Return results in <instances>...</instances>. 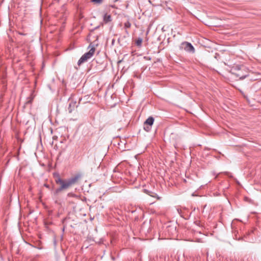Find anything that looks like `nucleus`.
Returning <instances> with one entry per match:
<instances>
[{"label": "nucleus", "instance_id": "1", "mask_svg": "<svg viewBox=\"0 0 261 261\" xmlns=\"http://www.w3.org/2000/svg\"><path fill=\"white\" fill-rule=\"evenodd\" d=\"M81 174L80 173L76 174L70 178L66 179L63 180L60 177H58L56 179L57 184H60L61 186L59 188L57 189L56 192H59L63 190L67 189L72 186L77 184L81 178Z\"/></svg>", "mask_w": 261, "mask_h": 261}, {"label": "nucleus", "instance_id": "2", "mask_svg": "<svg viewBox=\"0 0 261 261\" xmlns=\"http://www.w3.org/2000/svg\"><path fill=\"white\" fill-rule=\"evenodd\" d=\"M97 45L98 44H95L94 42H92L89 44L88 47V49H89V51L83 55V63L87 61L93 57L95 51V46H97Z\"/></svg>", "mask_w": 261, "mask_h": 261}, {"label": "nucleus", "instance_id": "3", "mask_svg": "<svg viewBox=\"0 0 261 261\" xmlns=\"http://www.w3.org/2000/svg\"><path fill=\"white\" fill-rule=\"evenodd\" d=\"M154 119L153 117H149L144 123V129L146 132H149L151 129V126L153 124Z\"/></svg>", "mask_w": 261, "mask_h": 261}, {"label": "nucleus", "instance_id": "4", "mask_svg": "<svg viewBox=\"0 0 261 261\" xmlns=\"http://www.w3.org/2000/svg\"><path fill=\"white\" fill-rule=\"evenodd\" d=\"M182 48H183L186 51L194 53L195 51L194 47L191 43L188 42H184L181 44Z\"/></svg>", "mask_w": 261, "mask_h": 261}, {"label": "nucleus", "instance_id": "5", "mask_svg": "<svg viewBox=\"0 0 261 261\" xmlns=\"http://www.w3.org/2000/svg\"><path fill=\"white\" fill-rule=\"evenodd\" d=\"M243 70H245V67L243 66L238 69L236 73H234V74L237 77H239L240 79L243 80L248 75V73L247 72L242 73Z\"/></svg>", "mask_w": 261, "mask_h": 261}, {"label": "nucleus", "instance_id": "6", "mask_svg": "<svg viewBox=\"0 0 261 261\" xmlns=\"http://www.w3.org/2000/svg\"><path fill=\"white\" fill-rule=\"evenodd\" d=\"M144 192L146 194L149 195L150 196L156 198L157 200H160L161 197L159 196L156 193L154 192L149 191L148 190L145 189Z\"/></svg>", "mask_w": 261, "mask_h": 261}, {"label": "nucleus", "instance_id": "7", "mask_svg": "<svg viewBox=\"0 0 261 261\" xmlns=\"http://www.w3.org/2000/svg\"><path fill=\"white\" fill-rule=\"evenodd\" d=\"M103 20L105 23H108L112 21V17L111 15L106 13L103 16Z\"/></svg>", "mask_w": 261, "mask_h": 261}, {"label": "nucleus", "instance_id": "8", "mask_svg": "<svg viewBox=\"0 0 261 261\" xmlns=\"http://www.w3.org/2000/svg\"><path fill=\"white\" fill-rule=\"evenodd\" d=\"M131 25H132V24L128 20H127L126 22H125L124 23V28L125 29V32L126 33V34H128V32L127 31V29L130 28L131 27Z\"/></svg>", "mask_w": 261, "mask_h": 261}, {"label": "nucleus", "instance_id": "9", "mask_svg": "<svg viewBox=\"0 0 261 261\" xmlns=\"http://www.w3.org/2000/svg\"><path fill=\"white\" fill-rule=\"evenodd\" d=\"M142 43V39L141 37L138 38L136 40L135 44L137 46L141 47Z\"/></svg>", "mask_w": 261, "mask_h": 261}, {"label": "nucleus", "instance_id": "10", "mask_svg": "<svg viewBox=\"0 0 261 261\" xmlns=\"http://www.w3.org/2000/svg\"><path fill=\"white\" fill-rule=\"evenodd\" d=\"M75 106V103H70L69 105V107H68V111L69 113H71L72 110V107L74 108Z\"/></svg>", "mask_w": 261, "mask_h": 261}, {"label": "nucleus", "instance_id": "11", "mask_svg": "<svg viewBox=\"0 0 261 261\" xmlns=\"http://www.w3.org/2000/svg\"><path fill=\"white\" fill-rule=\"evenodd\" d=\"M103 0H92V2L96 4H101Z\"/></svg>", "mask_w": 261, "mask_h": 261}, {"label": "nucleus", "instance_id": "12", "mask_svg": "<svg viewBox=\"0 0 261 261\" xmlns=\"http://www.w3.org/2000/svg\"><path fill=\"white\" fill-rule=\"evenodd\" d=\"M81 64H82V57L78 61V65L80 66V65Z\"/></svg>", "mask_w": 261, "mask_h": 261}, {"label": "nucleus", "instance_id": "13", "mask_svg": "<svg viewBox=\"0 0 261 261\" xmlns=\"http://www.w3.org/2000/svg\"><path fill=\"white\" fill-rule=\"evenodd\" d=\"M244 71H245V72H246H246H247V73H248V72L246 71V70H245Z\"/></svg>", "mask_w": 261, "mask_h": 261}]
</instances>
